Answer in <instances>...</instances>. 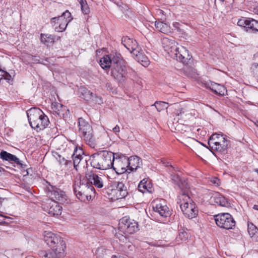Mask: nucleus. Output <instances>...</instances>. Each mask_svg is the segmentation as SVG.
Masks as SVG:
<instances>
[{
  "label": "nucleus",
  "mask_w": 258,
  "mask_h": 258,
  "mask_svg": "<svg viewBox=\"0 0 258 258\" xmlns=\"http://www.w3.org/2000/svg\"><path fill=\"white\" fill-rule=\"evenodd\" d=\"M73 20L71 13L67 10L62 14L57 17H53L51 19L50 23L53 26L58 23L59 26L55 27L54 30L56 32H62L64 31L68 24Z\"/></svg>",
  "instance_id": "nucleus-12"
},
{
  "label": "nucleus",
  "mask_w": 258,
  "mask_h": 258,
  "mask_svg": "<svg viewBox=\"0 0 258 258\" xmlns=\"http://www.w3.org/2000/svg\"><path fill=\"white\" fill-rule=\"evenodd\" d=\"M30 126L37 131L47 127L49 123L48 117L38 108H32L27 111Z\"/></svg>",
  "instance_id": "nucleus-4"
},
{
  "label": "nucleus",
  "mask_w": 258,
  "mask_h": 258,
  "mask_svg": "<svg viewBox=\"0 0 258 258\" xmlns=\"http://www.w3.org/2000/svg\"><path fill=\"white\" fill-rule=\"evenodd\" d=\"M100 250V249H98L97 250V251H99Z\"/></svg>",
  "instance_id": "nucleus-56"
},
{
  "label": "nucleus",
  "mask_w": 258,
  "mask_h": 258,
  "mask_svg": "<svg viewBox=\"0 0 258 258\" xmlns=\"http://www.w3.org/2000/svg\"><path fill=\"white\" fill-rule=\"evenodd\" d=\"M211 198L216 204L220 206L228 207L230 206V203L228 199L219 192L214 194Z\"/></svg>",
  "instance_id": "nucleus-22"
},
{
  "label": "nucleus",
  "mask_w": 258,
  "mask_h": 258,
  "mask_svg": "<svg viewBox=\"0 0 258 258\" xmlns=\"http://www.w3.org/2000/svg\"><path fill=\"white\" fill-rule=\"evenodd\" d=\"M58 161L61 165H63L68 168H71L73 166V163L71 160H68L64 157L59 156Z\"/></svg>",
  "instance_id": "nucleus-35"
},
{
  "label": "nucleus",
  "mask_w": 258,
  "mask_h": 258,
  "mask_svg": "<svg viewBox=\"0 0 258 258\" xmlns=\"http://www.w3.org/2000/svg\"><path fill=\"white\" fill-rule=\"evenodd\" d=\"M254 124L258 127V120H256L255 122H254Z\"/></svg>",
  "instance_id": "nucleus-53"
},
{
  "label": "nucleus",
  "mask_w": 258,
  "mask_h": 258,
  "mask_svg": "<svg viewBox=\"0 0 258 258\" xmlns=\"http://www.w3.org/2000/svg\"><path fill=\"white\" fill-rule=\"evenodd\" d=\"M228 142H223L215 143L214 145H209L210 149L211 151H216L220 152H224L226 150L227 147L228 145Z\"/></svg>",
  "instance_id": "nucleus-28"
},
{
  "label": "nucleus",
  "mask_w": 258,
  "mask_h": 258,
  "mask_svg": "<svg viewBox=\"0 0 258 258\" xmlns=\"http://www.w3.org/2000/svg\"><path fill=\"white\" fill-rule=\"evenodd\" d=\"M2 0H0V3L2 2Z\"/></svg>",
  "instance_id": "nucleus-57"
},
{
  "label": "nucleus",
  "mask_w": 258,
  "mask_h": 258,
  "mask_svg": "<svg viewBox=\"0 0 258 258\" xmlns=\"http://www.w3.org/2000/svg\"><path fill=\"white\" fill-rule=\"evenodd\" d=\"M112 131L116 134L119 133L120 131L119 126L118 125H116L112 128Z\"/></svg>",
  "instance_id": "nucleus-43"
},
{
  "label": "nucleus",
  "mask_w": 258,
  "mask_h": 258,
  "mask_svg": "<svg viewBox=\"0 0 258 258\" xmlns=\"http://www.w3.org/2000/svg\"><path fill=\"white\" fill-rule=\"evenodd\" d=\"M134 247V246L132 245H128V249L132 250L133 248Z\"/></svg>",
  "instance_id": "nucleus-52"
},
{
  "label": "nucleus",
  "mask_w": 258,
  "mask_h": 258,
  "mask_svg": "<svg viewBox=\"0 0 258 258\" xmlns=\"http://www.w3.org/2000/svg\"><path fill=\"white\" fill-rule=\"evenodd\" d=\"M229 141L227 140V139L224 137L223 135H220L218 134H213L208 141V145H213V144H216V143L223 142H228Z\"/></svg>",
  "instance_id": "nucleus-27"
},
{
  "label": "nucleus",
  "mask_w": 258,
  "mask_h": 258,
  "mask_svg": "<svg viewBox=\"0 0 258 258\" xmlns=\"http://www.w3.org/2000/svg\"><path fill=\"white\" fill-rule=\"evenodd\" d=\"M216 225L221 228L232 229L235 225V222L232 216L229 213H220L214 216Z\"/></svg>",
  "instance_id": "nucleus-11"
},
{
  "label": "nucleus",
  "mask_w": 258,
  "mask_h": 258,
  "mask_svg": "<svg viewBox=\"0 0 258 258\" xmlns=\"http://www.w3.org/2000/svg\"><path fill=\"white\" fill-rule=\"evenodd\" d=\"M79 3L81 6V9L82 12L84 14H88L90 12V9L86 3V2L85 0H81L79 1Z\"/></svg>",
  "instance_id": "nucleus-36"
},
{
  "label": "nucleus",
  "mask_w": 258,
  "mask_h": 258,
  "mask_svg": "<svg viewBox=\"0 0 258 258\" xmlns=\"http://www.w3.org/2000/svg\"><path fill=\"white\" fill-rule=\"evenodd\" d=\"M167 103L163 101H156L153 105L155 106L158 111L160 112L165 108H167L166 106Z\"/></svg>",
  "instance_id": "nucleus-37"
},
{
  "label": "nucleus",
  "mask_w": 258,
  "mask_h": 258,
  "mask_svg": "<svg viewBox=\"0 0 258 258\" xmlns=\"http://www.w3.org/2000/svg\"><path fill=\"white\" fill-rule=\"evenodd\" d=\"M11 76L7 72H5L3 79L9 81L11 79Z\"/></svg>",
  "instance_id": "nucleus-41"
},
{
  "label": "nucleus",
  "mask_w": 258,
  "mask_h": 258,
  "mask_svg": "<svg viewBox=\"0 0 258 258\" xmlns=\"http://www.w3.org/2000/svg\"><path fill=\"white\" fill-rule=\"evenodd\" d=\"M253 209L255 210L258 211V205H254L253 206Z\"/></svg>",
  "instance_id": "nucleus-51"
},
{
  "label": "nucleus",
  "mask_w": 258,
  "mask_h": 258,
  "mask_svg": "<svg viewBox=\"0 0 258 258\" xmlns=\"http://www.w3.org/2000/svg\"><path fill=\"white\" fill-rule=\"evenodd\" d=\"M155 26L156 29L164 34L167 33L170 31L169 26L162 22H155Z\"/></svg>",
  "instance_id": "nucleus-31"
},
{
  "label": "nucleus",
  "mask_w": 258,
  "mask_h": 258,
  "mask_svg": "<svg viewBox=\"0 0 258 258\" xmlns=\"http://www.w3.org/2000/svg\"><path fill=\"white\" fill-rule=\"evenodd\" d=\"M48 196L50 198L49 200L57 201L60 203H64L67 201V196L64 192L53 186L48 188Z\"/></svg>",
  "instance_id": "nucleus-14"
},
{
  "label": "nucleus",
  "mask_w": 258,
  "mask_h": 258,
  "mask_svg": "<svg viewBox=\"0 0 258 258\" xmlns=\"http://www.w3.org/2000/svg\"><path fill=\"white\" fill-rule=\"evenodd\" d=\"M119 231L125 235V237L129 234H133L139 230V224L135 220L127 218H121L118 224Z\"/></svg>",
  "instance_id": "nucleus-9"
},
{
  "label": "nucleus",
  "mask_w": 258,
  "mask_h": 258,
  "mask_svg": "<svg viewBox=\"0 0 258 258\" xmlns=\"http://www.w3.org/2000/svg\"><path fill=\"white\" fill-rule=\"evenodd\" d=\"M123 160L127 164V166L130 167V170L132 171H136L142 165L141 159L137 156H131L127 159L124 158Z\"/></svg>",
  "instance_id": "nucleus-19"
},
{
  "label": "nucleus",
  "mask_w": 258,
  "mask_h": 258,
  "mask_svg": "<svg viewBox=\"0 0 258 258\" xmlns=\"http://www.w3.org/2000/svg\"><path fill=\"white\" fill-rule=\"evenodd\" d=\"M237 25L251 31L258 32V21L254 19L242 18L237 22Z\"/></svg>",
  "instance_id": "nucleus-15"
},
{
  "label": "nucleus",
  "mask_w": 258,
  "mask_h": 258,
  "mask_svg": "<svg viewBox=\"0 0 258 258\" xmlns=\"http://www.w3.org/2000/svg\"><path fill=\"white\" fill-rule=\"evenodd\" d=\"M138 189L142 193L146 192H151L152 190V184L149 178H144L142 180L139 185Z\"/></svg>",
  "instance_id": "nucleus-23"
},
{
  "label": "nucleus",
  "mask_w": 258,
  "mask_h": 258,
  "mask_svg": "<svg viewBox=\"0 0 258 258\" xmlns=\"http://www.w3.org/2000/svg\"><path fill=\"white\" fill-rule=\"evenodd\" d=\"M173 25V26H174L175 28L178 29V26L179 25V23H174Z\"/></svg>",
  "instance_id": "nucleus-49"
},
{
  "label": "nucleus",
  "mask_w": 258,
  "mask_h": 258,
  "mask_svg": "<svg viewBox=\"0 0 258 258\" xmlns=\"http://www.w3.org/2000/svg\"><path fill=\"white\" fill-rule=\"evenodd\" d=\"M156 14L158 16H160L161 19H164V16H165V14L163 10L161 9L156 10Z\"/></svg>",
  "instance_id": "nucleus-40"
},
{
  "label": "nucleus",
  "mask_w": 258,
  "mask_h": 258,
  "mask_svg": "<svg viewBox=\"0 0 258 258\" xmlns=\"http://www.w3.org/2000/svg\"><path fill=\"white\" fill-rule=\"evenodd\" d=\"M119 53H115V54H111L110 55H105L100 60V65L103 69H108L111 66H113V58L116 56H120Z\"/></svg>",
  "instance_id": "nucleus-21"
},
{
  "label": "nucleus",
  "mask_w": 258,
  "mask_h": 258,
  "mask_svg": "<svg viewBox=\"0 0 258 258\" xmlns=\"http://www.w3.org/2000/svg\"><path fill=\"white\" fill-rule=\"evenodd\" d=\"M247 230L252 240L258 241V229L257 227L253 223L248 222Z\"/></svg>",
  "instance_id": "nucleus-26"
},
{
  "label": "nucleus",
  "mask_w": 258,
  "mask_h": 258,
  "mask_svg": "<svg viewBox=\"0 0 258 258\" xmlns=\"http://www.w3.org/2000/svg\"><path fill=\"white\" fill-rule=\"evenodd\" d=\"M163 164L165 166H171V167H172L171 165L169 162H163Z\"/></svg>",
  "instance_id": "nucleus-47"
},
{
  "label": "nucleus",
  "mask_w": 258,
  "mask_h": 258,
  "mask_svg": "<svg viewBox=\"0 0 258 258\" xmlns=\"http://www.w3.org/2000/svg\"><path fill=\"white\" fill-rule=\"evenodd\" d=\"M79 132L81 137L90 146L95 145V138L91 124L83 118L78 119Z\"/></svg>",
  "instance_id": "nucleus-8"
},
{
  "label": "nucleus",
  "mask_w": 258,
  "mask_h": 258,
  "mask_svg": "<svg viewBox=\"0 0 258 258\" xmlns=\"http://www.w3.org/2000/svg\"><path fill=\"white\" fill-rule=\"evenodd\" d=\"M188 110L185 105H180V107L177 110V114L178 116H183V115L185 116L187 115L186 113Z\"/></svg>",
  "instance_id": "nucleus-38"
},
{
  "label": "nucleus",
  "mask_w": 258,
  "mask_h": 258,
  "mask_svg": "<svg viewBox=\"0 0 258 258\" xmlns=\"http://www.w3.org/2000/svg\"><path fill=\"white\" fill-rule=\"evenodd\" d=\"M40 40L42 43L47 45L54 42L53 36L50 34H41Z\"/></svg>",
  "instance_id": "nucleus-32"
},
{
  "label": "nucleus",
  "mask_w": 258,
  "mask_h": 258,
  "mask_svg": "<svg viewBox=\"0 0 258 258\" xmlns=\"http://www.w3.org/2000/svg\"><path fill=\"white\" fill-rule=\"evenodd\" d=\"M114 161L113 153L102 150L92 155L91 165L93 168L100 170H106L113 166Z\"/></svg>",
  "instance_id": "nucleus-3"
},
{
  "label": "nucleus",
  "mask_w": 258,
  "mask_h": 258,
  "mask_svg": "<svg viewBox=\"0 0 258 258\" xmlns=\"http://www.w3.org/2000/svg\"><path fill=\"white\" fill-rule=\"evenodd\" d=\"M74 191L77 198L83 202L91 200L92 195L95 193L93 186L86 180L80 182L79 184H75Z\"/></svg>",
  "instance_id": "nucleus-7"
},
{
  "label": "nucleus",
  "mask_w": 258,
  "mask_h": 258,
  "mask_svg": "<svg viewBox=\"0 0 258 258\" xmlns=\"http://www.w3.org/2000/svg\"><path fill=\"white\" fill-rule=\"evenodd\" d=\"M224 0H215V5L216 6V3L219 2L220 4H222L224 2Z\"/></svg>",
  "instance_id": "nucleus-48"
},
{
  "label": "nucleus",
  "mask_w": 258,
  "mask_h": 258,
  "mask_svg": "<svg viewBox=\"0 0 258 258\" xmlns=\"http://www.w3.org/2000/svg\"><path fill=\"white\" fill-rule=\"evenodd\" d=\"M194 142L198 145H201L202 146H203L206 148H208L206 145H205L203 143H201V142H198V141L197 140H194Z\"/></svg>",
  "instance_id": "nucleus-46"
},
{
  "label": "nucleus",
  "mask_w": 258,
  "mask_h": 258,
  "mask_svg": "<svg viewBox=\"0 0 258 258\" xmlns=\"http://www.w3.org/2000/svg\"><path fill=\"white\" fill-rule=\"evenodd\" d=\"M0 157L4 160L15 163L21 168H25V165H24L22 161L20 160L15 155L10 154L7 151H2L0 153Z\"/></svg>",
  "instance_id": "nucleus-18"
},
{
  "label": "nucleus",
  "mask_w": 258,
  "mask_h": 258,
  "mask_svg": "<svg viewBox=\"0 0 258 258\" xmlns=\"http://www.w3.org/2000/svg\"><path fill=\"white\" fill-rule=\"evenodd\" d=\"M111 75L119 83H124L127 79V68L121 56L113 58Z\"/></svg>",
  "instance_id": "nucleus-6"
},
{
  "label": "nucleus",
  "mask_w": 258,
  "mask_h": 258,
  "mask_svg": "<svg viewBox=\"0 0 258 258\" xmlns=\"http://www.w3.org/2000/svg\"><path fill=\"white\" fill-rule=\"evenodd\" d=\"M251 9H252V12L255 14L258 15V4L255 5L252 7H251Z\"/></svg>",
  "instance_id": "nucleus-42"
},
{
  "label": "nucleus",
  "mask_w": 258,
  "mask_h": 258,
  "mask_svg": "<svg viewBox=\"0 0 258 258\" xmlns=\"http://www.w3.org/2000/svg\"><path fill=\"white\" fill-rule=\"evenodd\" d=\"M134 55H136L137 59L143 66L145 67H148L150 64V61L148 58L144 55L142 52L138 50V52H136Z\"/></svg>",
  "instance_id": "nucleus-29"
},
{
  "label": "nucleus",
  "mask_w": 258,
  "mask_h": 258,
  "mask_svg": "<svg viewBox=\"0 0 258 258\" xmlns=\"http://www.w3.org/2000/svg\"><path fill=\"white\" fill-rule=\"evenodd\" d=\"M87 182H88L92 185H94L97 188H102L104 186V176L98 175L91 172L86 175Z\"/></svg>",
  "instance_id": "nucleus-17"
},
{
  "label": "nucleus",
  "mask_w": 258,
  "mask_h": 258,
  "mask_svg": "<svg viewBox=\"0 0 258 258\" xmlns=\"http://www.w3.org/2000/svg\"><path fill=\"white\" fill-rule=\"evenodd\" d=\"M44 241L51 248L49 251L41 250L39 255L41 258H61L64 256L66 243L59 236L51 232L45 231Z\"/></svg>",
  "instance_id": "nucleus-1"
},
{
  "label": "nucleus",
  "mask_w": 258,
  "mask_h": 258,
  "mask_svg": "<svg viewBox=\"0 0 258 258\" xmlns=\"http://www.w3.org/2000/svg\"><path fill=\"white\" fill-rule=\"evenodd\" d=\"M210 181L211 183L215 184L216 186H219L220 183V179L216 177H211L210 179Z\"/></svg>",
  "instance_id": "nucleus-39"
},
{
  "label": "nucleus",
  "mask_w": 258,
  "mask_h": 258,
  "mask_svg": "<svg viewBox=\"0 0 258 258\" xmlns=\"http://www.w3.org/2000/svg\"><path fill=\"white\" fill-rule=\"evenodd\" d=\"M252 68L253 69H258V63H253L252 64Z\"/></svg>",
  "instance_id": "nucleus-45"
},
{
  "label": "nucleus",
  "mask_w": 258,
  "mask_h": 258,
  "mask_svg": "<svg viewBox=\"0 0 258 258\" xmlns=\"http://www.w3.org/2000/svg\"><path fill=\"white\" fill-rule=\"evenodd\" d=\"M115 190L117 195V199L124 198L127 195L126 187L122 182H118Z\"/></svg>",
  "instance_id": "nucleus-25"
},
{
  "label": "nucleus",
  "mask_w": 258,
  "mask_h": 258,
  "mask_svg": "<svg viewBox=\"0 0 258 258\" xmlns=\"http://www.w3.org/2000/svg\"><path fill=\"white\" fill-rule=\"evenodd\" d=\"M154 211L162 217H167L170 215L169 208L164 200H160L155 203L153 206Z\"/></svg>",
  "instance_id": "nucleus-16"
},
{
  "label": "nucleus",
  "mask_w": 258,
  "mask_h": 258,
  "mask_svg": "<svg viewBox=\"0 0 258 258\" xmlns=\"http://www.w3.org/2000/svg\"><path fill=\"white\" fill-rule=\"evenodd\" d=\"M188 234L185 231L180 232L177 236L175 240L177 244H180L185 242L188 237Z\"/></svg>",
  "instance_id": "nucleus-34"
},
{
  "label": "nucleus",
  "mask_w": 258,
  "mask_h": 258,
  "mask_svg": "<svg viewBox=\"0 0 258 258\" xmlns=\"http://www.w3.org/2000/svg\"><path fill=\"white\" fill-rule=\"evenodd\" d=\"M8 200L7 198H0V208H2V205H3V203L4 201H7Z\"/></svg>",
  "instance_id": "nucleus-44"
},
{
  "label": "nucleus",
  "mask_w": 258,
  "mask_h": 258,
  "mask_svg": "<svg viewBox=\"0 0 258 258\" xmlns=\"http://www.w3.org/2000/svg\"><path fill=\"white\" fill-rule=\"evenodd\" d=\"M188 192V190H182L178 197L177 203L183 214L188 219H192L198 215V209L196 204L190 198Z\"/></svg>",
  "instance_id": "nucleus-5"
},
{
  "label": "nucleus",
  "mask_w": 258,
  "mask_h": 258,
  "mask_svg": "<svg viewBox=\"0 0 258 258\" xmlns=\"http://www.w3.org/2000/svg\"><path fill=\"white\" fill-rule=\"evenodd\" d=\"M254 57L258 58V52L254 55Z\"/></svg>",
  "instance_id": "nucleus-54"
},
{
  "label": "nucleus",
  "mask_w": 258,
  "mask_h": 258,
  "mask_svg": "<svg viewBox=\"0 0 258 258\" xmlns=\"http://www.w3.org/2000/svg\"><path fill=\"white\" fill-rule=\"evenodd\" d=\"M111 258H125V257H121L120 256H116V255H113L112 256Z\"/></svg>",
  "instance_id": "nucleus-50"
},
{
  "label": "nucleus",
  "mask_w": 258,
  "mask_h": 258,
  "mask_svg": "<svg viewBox=\"0 0 258 258\" xmlns=\"http://www.w3.org/2000/svg\"><path fill=\"white\" fill-rule=\"evenodd\" d=\"M124 160L122 159H116L115 161V166H114L113 165L111 167L113 168V169L115 171L116 173L118 174L124 173L126 171V167H127V164L125 162V164L122 165V163Z\"/></svg>",
  "instance_id": "nucleus-24"
},
{
  "label": "nucleus",
  "mask_w": 258,
  "mask_h": 258,
  "mask_svg": "<svg viewBox=\"0 0 258 258\" xmlns=\"http://www.w3.org/2000/svg\"><path fill=\"white\" fill-rule=\"evenodd\" d=\"M43 206L44 210L50 216L57 217L61 214L62 207L57 201L47 200Z\"/></svg>",
  "instance_id": "nucleus-13"
},
{
  "label": "nucleus",
  "mask_w": 258,
  "mask_h": 258,
  "mask_svg": "<svg viewBox=\"0 0 258 258\" xmlns=\"http://www.w3.org/2000/svg\"><path fill=\"white\" fill-rule=\"evenodd\" d=\"M80 97L85 100H90L92 97L93 93L85 87H81L80 89Z\"/></svg>",
  "instance_id": "nucleus-33"
},
{
  "label": "nucleus",
  "mask_w": 258,
  "mask_h": 258,
  "mask_svg": "<svg viewBox=\"0 0 258 258\" xmlns=\"http://www.w3.org/2000/svg\"><path fill=\"white\" fill-rule=\"evenodd\" d=\"M122 44L134 54L139 49L137 46V42L127 37H123L121 39Z\"/></svg>",
  "instance_id": "nucleus-20"
},
{
  "label": "nucleus",
  "mask_w": 258,
  "mask_h": 258,
  "mask_svg": "<svg viewBox=\"0 0 258 258\" xmlns=\"http://www.w3.org/2000/svg\"><path fill=\"white\" fill-rule=\"evenodd\" d=\"M57 107H62V105L60 104H57Z\"/></svg>",
  "instance_id": "nucleus-55"
},
{
  "label": "nucleus",
  "mask_w": 258,
  "mask_h": 258,
  "mask_svg": "<svg viewBox=\"0 0 258 258\" xmlns=\"http://www.w3.org/2000/svg\"><path fill=\"white\" fill-rule=\"evenodd\" d=\"M210 89L214 92L215 94L219 95H224L225 90V87L220 84L216 83L211 84L210 87Z\"/></svg>",
  "instance_id": "nucleus-30"
},
{
  "label": "nucleus",
  "mask_w": 258,
  "mask_h": 258,
  "mask_svg": "<svg viewBox=\"0 0 258 258\" xmlns=\"http://www.w3.org/2000/svg\"><path fill=\"white\" fill-rule=\"evenodd\" d=\"M162 43L165 50L175 57L177 60L184 64H188L192 56L189 54L188 51L183 46L179 48L174 40L164 37Z\"/></svg>",
  "instance_id": "nucleus-2"
},
{
  "label": "nucleus",
  "mask_w": 258,
  "mask_h": 258,
  "mask_svg": "<svg viewBox=\"0 0 258 258\" xmlns=\"http://www.w3.org/2000/svg\"><path fill=\"white\" fill-rule=\"evenodd\" d=\"M74 148L73 154L72 155L73 161L72 162L73 166L78 171L79 169L84 168L87 166V159L81 148L80 147H74Z\"/></svg>",
  "instance_id": "nucleus-10"
}]
</instances>
